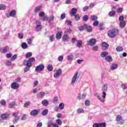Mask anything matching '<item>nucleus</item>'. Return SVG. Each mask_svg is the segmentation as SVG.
I'll list each match as a JSON object with an SVG mask.
<instances>
[{
	"label": "nucleus",
	"instance_id": "13",
	"mask_svg": "<svg viewBox=\"0 0 127 127\" xmlns=\"http://www.w3.org/2000/svg\"><path fill=\"white\" fill-rule=\"evenodd\" d=\"M38 114H39V110L34 109L30 112V116H33V117H35V116H37Z\"/></svg>",
	"mask_w": 127,
	"mask_h": 127
},
{
	"label": "nucleus",
	"instance_id": "32",
	"mask_svg": "<svg viewBox=\"0 0 127 127\" xmlns=\"http://www.w3.org/2000/svg\"><path fill=\"white\" fill-rule=\"evenodd\" d=\"M84 110L83 108H79L77 110L76 112L77 114H82L84 113Z\"/></svg>",
	"mask_w": 127,
	"mask_h": 127
},
{
	"label": "nucleus",
	"instance_id": "27",
	"mask_svg": "<svg viewBox=\"0 0 127 127\" xmlns=\"http://www.w3.org/2000/svg\"><path fill=\"white\" fill-rule=\"evenodd\" d=\"M48 71L49 72H51L52 71H53V66L51 64H48L47 67Z\"/></svg>",
	"mask_w": 127,
	"mask_h": 127
},
{
	"label": "nucleus",
	"instance_id": "46",
	"mask_svg": "<svg viewBox=\"0 0 127 127\" xmlns=\"http://www.w3.org/2000/svg\"><path fill=\"white\" fill-rule=\"evenodd\" d=\"M38 95L40 98H43L45 96V92H40Z\"/></svg>",
	"mask_w": 127,
	"mask_h": 127
},
{
	"label": "nucleus",
	"instance_id": "51",
	"mask_svg": "<svg viewBox=\"0 0 127 127\" xmlns=\"http://www.w3.org/2000/svg\"><path fill=\"white\" fill-rule=\"evenodd\" d=\"M0 103L2 106H5V105H6V101L4 100H1Z\"/></svg>",
	"mask_w": 127,
	"mask_h": 127
},
{
	"label": "nucleus",
	"instance_id": "10",
	"mask_svg": "<svg viewBox=\"0 0 127 127\" xmlns=\"http://www.w3.org/2000/svg\"><path fill=\"white\" fill-rule=\"evenodd\" d=\"M106 123H95L93 125V127H106Z\"/></svg>",
	"mask_w": 127,
	"mask_h": 127
},
{
	"label": "nucleus",
	"instance_id": "15",
	"mask_svg": "<svg viewBox=\"0 0 127 127\" xmlns=\"http://www.w3.org/2000/svg\"><path fill=\"white\" fill-rule=\"evenodd\" d=\"M63 35V32L62 31L58 32L56 35V37L57 39H58V40H60V39L61 38V37Z\"/></svg>",
	"mask_w": 127,
	"mask_h": 127
},
{
	"label": "nucleus",
	"instance_id": "63",
	"mask_svg": "<svg viewBox=\"0 0 127 127\" xmlns=\"http://www.w3.org/2000/svg\"><path fill=\"white\" fill-rule=\"evenodd\" d=\"M13 117H14V118H19L18 116V113H14L12 115Z\"/></svg>",
	"mask_w": 127,
	"mask_h": 127
},
{
	"label": "nucleus",
	"instance_id": "1",
	"mask_svg": "<svg viewBox=\"0 0 127 127\" xmlns=\"http://www.w3.org/2000/svg\"><path fill=\"white\" fill-rule=\"evenodd\" d=\"M118 33H119V30L117 29H113L108 31V35L110 38H114L118 35Z\"/></svg>",
	"mask_w": 127,
	"mask_h": 127
},
{
	"label": "nucleus",
	"instance_id": "41",
	"mask_svg": "<svg viewBox=\"0 0 127 127\" xmlns=\"http://www.w3.org/2000/svg\"><path fill=\"white\" fill-rule=\"evenodd\" d=\"M82 44H83V42L82 40H79L77 41V47H81L82 46Z\"/></svg>",
	"mask_w": 127,
	"mask_h": 127
},
{
	"label": "nucleus",
	"instance_id": "47",
	"mask_svg": "<svg viewBox=\"0 0 127 127\" xmlns=\"http://www.w3.org/2000/svg\"><path fill=\"white\" fill-rule=\"evenodd\" d=\"M56 123L57 124V125L58 126H61V125H62V121L60 119H57L56 120Z\"/></svg>",
	"mask_w": 127,
	"mask_h": 127
},
{
	"label": "nucleus",
	"instance_id": "49",
	"mask_svg": "<svg viewBox=\"0 0 127 127\" xmlns=\"http://www.w3.org/2000/svg\"><path fill=\"white\" fill-rule=\"evenodd\" d=\"M31 56H32V53L31 52H28L26 54V58H29Z\"/></svg>",
	"mask_w": 127,
	"mask_h": 127
},
{
	"label": "nucleus",
	"instance_id": "22",
	"mask_svg": "<svg viewBox=\"0 0 127 127\" xmlns=\"http://www.w3.org/2000/svg\"><path fill=\"white\" fill-rule=\"evenodd\" d=\"M101 46L104 48H109L110 45L107 42H103L101 44Z\"/></svg>",
	"mask_w": 127,
	"mask_h": 127
},
{
	"label": "nucleus",
	"instance_id": "2",
	"mask_svg": "<svg viewBox=\"0 0 127 127\" xmlns=\"http://www.w3.org/2000/svg\"><path fill=\"white\" fill-rule=\"evenodd\" d=\"M34 61H35V58H30L28 61H24L23 63H26L28 65H29L30 66H32V64H33L32 62H34Z\"/></svg>",
	"mask_w": 127,
	"mask_h": 127
},
{
	"label": "nucleus",
	"instance_id": "61",
	"mask_svg": "<svg viewBox=\"0 0 127 127\" xmlns=\"http://www.w3.org/2000/svg\"><path fill=\"white\" fill-rule=\"evenodd\" d=\"M125 19V17L124 16L121 15L119 17V21L122 22V21H125L124 20Z\"/></svg>",
	"mask_w": 127,
	"mask_h": 127
},
{
	"label": "nucleus",
	"instance_id": "33",
	"mask_svg": "<svg viewBox=\"0 0 127 127\" xmlns=\"http://www.w3.org/2000/svg\"><path fill=\"white\" fill-rule=\"evenodd\" d=\"M68 39H69V37H68V35L64 34L63 38V41H68Z\"/></svg>",
	"mask_w": 127,
	"mask_h": 127
},
{
	"label": "nucleus",
	"instance_id": "9",
	"mask_svg": "<svg viewBox=\"0 0 127 127\" xmlns=\"http://www.w3.org/2000/svg\"><path fill=\"white\" fill-rule=\"evenodd\" d=\"M86 96L87 94L83 93L82 95L79 93L78 95L77 99H78L79 101H81V100H85V99H86Z\"/></svg>",
	"mask_w": 127,
	"mask_h": 127
},
{
	"label": "nucleus",
	"instance_id": "35",
	"mask_svg": "<svg viewBox=\"0 0 127 127\" xmlns=\"http://www.w3.org/2000/svg\"><path fill=\"white\" fill-rule=\"evenodd\" d=\"M115 14H116V11H111L109 13V15L111 17H113V16H115Z\"/></svg>",
	"mask_w": 127,
	"mask_h": 127
},
{
	"label": "nucleus",
	"instance_id": "5",
	"mask_svg": "<svg viewBox=\"0 0 127 127\" xmlns=\"http://www.w3.org/2000/svg\"><path fill=\"white\" fill-rule=\"evenodd\" d=\"M62 74V69L59 68L57 70L56 73H55L54 74V77L56 79H57L58 77H60Z\"/></svg>",
	"mask_w": 127,
	"mask_h": 127
},
{
	"label": "nucleus",
	"instance_id": "62",
	"mask_svg": "<svg viewBox=\"0 0 127 127\" xmlns=\"http://www.w3.org/2000/svg\"><path fill=\"white\" fill-rule=\"evenodd\" d=\"M98 24H99V21H97V20H96L95 21H94V22H93V25L94 26H98Z\"/></svg>",
	"mask_w": 127,
	"mask_h": 127
},
{
	"label": "nucleus",
	"instance_id": "50",
	"mask_svg": "<svg viewBox=\"0 0 127 127\" xmlns=\"http://www.w3.org/2000/svg\"><path fill=\"white\" fill-rule=\"evenodd\" d=\"M45 16V13L44 12H40L39 13V16L40 17H44Z\"/></svg>",
	"mask_w": 127,
	"mask_h": 127
},
{
	"label": "nucleus",
	"instance_id": "30",
	"mask_svg": "<svg viewBox=\"0 0 127 127\" xmlns=\"http://www.w3.org/2000/svg\"><path fill=\"white\" fill-rule=\"evenodd\" d=\"M33 40V37L29 38L27 39V43L29 45L32 44V41Z\"/></svg>",
	"mask_w": 127,
	"mask_h": 127
},
{
	"label": "nucleus",
	"instance_id": "56",
	"mask_svg": "<svg viewBox=\"0 0 127 127\" xmlns=\"http://www.w3.org/2000/svg\"><path fill=\"white\" fill-rule=\"evenodd\" d=\"M48 18H49V22H50V21H52L54 20V16L51 15V16L48 17Z\"/></svg>",
	"mask_w": 127,
	"mask_h": 127
},
{
	"label": "nucleus",
	"instance_id": "19",
	"mask_svg": "<svg viewBox=\"0 0 127 127\" xmlns=\"http://www.w3.org/2000/svg\"><path fill=\"white\" fill-rule=\"evenodd\" d=\"M105 60L107 62H112L113 61V58L111 56H107L105 57Z\"/></svg>",
	"mask_w": 127,
	"mask_h": 127
},
{
	"label": "nucleus",
	"instance_id": "34",
	"mask_svg": "<svg viewBox=\"0 0 127 127\" xmlns=\"http://www.w3.org/2000/svg\"><path fill=\"white\" fill-rule=\"evenodd\" d=\"M91 20H92V21H95L96 20H97L98 19V16H97L96 15H92L91 16Z\"/></svg>",
	"mask_w": 127,
	"mask_h": 127
},
{
	"label": "nucleus",
	"instance_id": "31",
	"mask_svg": "<svg viewBox=\"0 0 127 127\" xmlns=\"http://www.w3.org/2000/svg\"><path fill=\"white\" fill-rule=\"evenodd\" d=\"M111 69L112 70V71H114V70H116V69H118V64H113L111 66Z\"/></svg>",
	"mask_w": 127,
	"mask_h": 127
},
{
	"label": "nucleus",
	"instance_id": "42",
	"mask_svg": "<svg viewBox=\"0 0 127 127\" xmlns=\"http://www.w3.org/2000/svg\"><path fill=\"white\" fill-rule=\"evenodd\" d=\"M53 103V104H57V103H58V97L57 96L54 98Z\"/></svg>",
	"mask_w": 127,
	"mask_h": 127
},
{
	"label": "nucleus",
	"instance_id": "18",
	"mask_svg": "<svg viewBox=\"0 0 127 127\" xmlns=\"http://www.w3.org/2000/svg\"><path fill=\"white\" fill-rule=\"evenodd\" d=\"M78 76V72H76L74 75L73 77H72V81H71V85H73L74 83L76 81V80L77 79V77Z\"/></svg>",
	"mask_w": 127,
	"mask_h": 127
},
{
	"label": "nucleus",
	"instance_id": "26",
	"mask_svg": "<svg viewBox=\"0 0 127 127\" xmlns=\"http://www.w3.org/2000/svg\"><path fill=\"white\" fill-rule=\"evenodd\" d=\"M77 10H78L76 9V8H72L71 10V14H72V15H76V13H77Z\"/></svg>",
	"mask_w": 127,
	"mask_h": 127
},
{
	"label": "nucleus",
	"instance_id": "16",
	"mask_svg": "<svg viewBox=\"0 0 127 127\" xmlns=\"http://www.w3.org/2000/svg\"><path fill=\"white\" fill-rule=\"evenodd\" d=\"M116 121L120 124H123V118L121 115H118L117 116Z\"/></svg>",
	"mask_w": 127,
	"mask_h": 127
},
{
	"label": "nucleus",
	"instance_id": "11",
	"mask_svg": "<svg viewBox=\"0 0 127 127\" xmlns=\"http://www.w3.org/2000/svg\"><path fill=\"white\" fill-rule=\"evenodd\" d=\"M11 89L13 90H17L19 88V84H17L16 82H14L11 85Z\"/></svg>",
	"mask_w": 127,
	"mask_h": 127
},
{
	"label": "nucleus",
	"instance_id": "39",
	"mask_svg": "<svg viewBox=\"0 0 127 127\" xmlns=\"http://www.w3.org/2000/svg\"><path fill=\"white\" fill-rule=\"evenodd\" d=\"M42 104L43 105V106H48V101H47V100H44L42 101Z\"/></svg>",
	"mask_w": 127,
	"mask_h": 127
},
{
	"label": "nucleus",
	"instance_id": "40",
	"mask_svg": "<svg viewBox=\"0 0 127 127\" xmlns=\"http://www.w3.org/2000/svg\"><path fill=\"white\" fill-rule=\"evenodd\" d=\"M59 108L60 110H64V108H65V105H64V103H61L59 106Z\"/></svg>",
	"mask_w": 127,
	"mask_h": 127
},
{
	"label": "nucleus",
	"instance_id": "58",
	"mask_svg": "<svg viewBox=\"0 0 127 127\" xmlns=\"http://www.w3.org/2000/svg\"><path fill=\"white\" fill-rule=\"evenodd\" d=\"M18 37L19 39H23V33H19L18 35Z\"/></svg>",
	"mask_w": 127,
	"mask_h": 127
},
{
	"label": "nucleus",
	"instance_id": "7",
	"mask_svg": "<svg viewBox=\"0 0 127 127\" xmlns=\"http://www.w3.org/2000/svg\"><path fill=\"white\" fill-rule=\"evenodd\" d=\"M36 31L37 32L40 31V30L42 29V26H41V22L39 21H36Z\"/></svg>",
	"mask_w": 127,
	"mask_h": 127
},
{
	"label": "nucleus",
	"instance_id": "53",
	"mask_svg": "<svg viewBox=\"0 0 127 127\" xmlns=\"http://www.w3.org/2000/svg\"><path fill=\"white\" fill-rule=\"evenodd\" d=\"M65 23H66L67 25H68V26L72 25V21L68 20L65 21Z\"/></svg>",
	"mask_w": 127,
	"mask_h": 127
},
{
	"label": "nucleus",
	"instance_id": "8",
	"mask_svg": "<svg viewBox=\"0 0 127 127\" xmlns=\"http://www.w3.org/2000/svg\"><path fill=\"white\" fill-rule=\"evenodd\" d=\"M15 14H16V12L14 10H13L6 14V17L8 18L13 17V16H15Z\"/></svg>",
	"mask_w": 127,
	"mask_h": 127
},
{
	"label": "nucleus",
	"instance_id": "44",
	"mask_svg": "<svg viewBox=\"0 0 127 127\" xmlns=\"http://www.w3.org/2000/svg\"><path fill=\"white\" fill-rule=\"evenodd\" d=\"M15 106V102H11L9 104V108L10 109H12L13 107Z\"/></svg>",
	"mask_w": 127,
	"mask_h": 127
},
{
	"label": "nucleus",
	"instance_id": "45",
	"mask_svg": "<svg viewBox=\"0 0 127 127\" xmlns=\"http://www.w3.org/2000/svg\"><path fill=\"white\" fill-rule=\"evenodd\" d=\"M47 114H48V110L45 109L43 111L42 115V116H46Z\"/></svg>",
	"mask_w": 127,
	"mask_h": 127
},
{
	"label": "nucleus",
	"instance_id": "25",
	"mask_svg": "<svg viewBox=\"0 0 127 127\" xmlns=\"http://www.w3.org/2000/svg\"><path fill=\"white\" fill-rule=\"evenodd\" d=\"M54 123L52 120H50L48 122V127H53Z\"/></svg>",
	"mask_w": 127,
	"mask_h": 127
},
{
	"label": "nucleus",
	"instance_id": "23",
	"mask_svg": "<svg viewBox=\"0 0 127 127\" xmlns=\"http://www.w3.org/2000/svg\"><path fill=\"white\" fill-rule=\"evenodd\" d=\"M87 28V24H85L81 26L78 27L79 30L80 31H82V30H86V28Z\"/></svg>",
	"mask_w": 127,
	"mask_h": 127
},
{
	"label": "nucleus",
	"instance_id": "43",
	"mask_svg": "<svg viewBox=\"0 0 127 127\" xmlns=\"http://www.w3.org/2000/svg\"><path fill=\"white\" fill-rule=\"evenodd\" d=\"M83 21H88L89 20V16L85 15L83 17Z\"/></svg>",
	"mask_w": 127,
	"mask_h": 127
},
{
	"label": "nucleus",
	"instance_id": "54",
	"mask_svg": "<svg viewBox=\"0 0 127 127\" xmlns=\"http://www.w3.org/2000/svg\"><path fill=\"white\" fill-rule=\"evenodd\" d=\"M64 59V56H60V57H59L58 58V61L60 62H62V61H63V60Z\"/></svg>",
	"mask_w": 127,
	"mask_h": 127
},
{
	"label": "nucleus",
	"instance_id": "55",
	"mask_svg": "<svg viewBox=\"0 0 127 127\" xmlns=\"http://www.w3.org/2000/svg\"><path fill=\"white\" fill-rule=\"evenodd\" d=\"M1 51L2 53H6L7 52V49L6 48H3L1 49Z\"/></svg>",
	"mask_w": 127,
	"mask_h": 127
},
{
	"label": "nucleus",
	"instance_id": "52",
	"mask_svg": "<svg viewBox=\"0 0 127 127\" xmlns=\"http://www.w3.org/2000/svg\"><path fill=\"white\" fill-rule=\"evenodd\" d=\"M40 9H41V7L40 6L36 7L35 8V12H38Z\"/></svg>",
	"mask_w": 127,
	"mask_h": 127
},
{
	"label": "nucleus",
	"instance_id": "57",
	"mask_svg": "<svg viewBox=\"0 0 127 127\" xmlns=\"http://www.w3.org/2000/svg\"><path fill=\"white\" fill-rule=\"evenodd\" d=\"M65 17H66V13H63L61 15V19H64Z\"/></svg>",
	"mask_w": 127,
	"mask_h": 127
},
{
	"label": "nucleus",
	"instance_id": "14",
	"mask_svg": "<svg viewBox=\"0 0 127 127\" xmlns=\"http://www.w3.org/2000/svg\"><path fill=\"white\" fill-rule=\"evenodd\" d=\"M9 117V115L7 114H3L1 115V119L2 120H8V118Z\"/></svg>",
	"mask_w": 127,
	"mask_h": 127
},
{
	"label": "nucleus",
	"instance_id": "37",
	"mask_svg": "<svg viewBox=\"0 0 127 127\" xmlns=\"http://www.w3.org/2000/svg\"><path fill=\"white\" fill-rule=\"evenodd\" d=\"M74 16V18L76 21H78V20H80V15L78 14H75L73 15Z\"/></svg>",
	"mask_w": 127,
	"mask_h": 127
},
{
	"label": "nucleus",
	"instance_id": "28",
	"mask_svg": "<svg viewBox=\"0 0 127 127\" xmlns=\"http://www.w3.org/2000/svg\"><path fill=\"white\" fill-rule=\"evenodd\" d=\"M73 59H74V56L72 54H70L67 56V60L68 61H72Z\"/></svg>",
	"mask_w": 127,
	"mask_h": 127
},
{
	"label": "nucleus",
	"instance_id": "3",
	"mask_svg": "<svg viewBox=\"0 0 127 127\" xmlns=\"http://www.w3.org/2000/svg\"><path fill=\"white\" fill-rule=\"evenodd\" d=\"M102 97L100 95H98L97 98L99 100V101H101L102 103H105V100H104V99H106V96H107V92H102Z\"/></svg>",
	"mask_w": 127,
	"mask_h": 127
},
{
	"label": "nucleus",
	"instance_id": "12",
	"mask_svg": "<svg viewBox=\"0 0 127 127\" xmlns=\"http://www.w3.org/2000/svg\"><path fill=\"white\" fill-rule=\"evenodd\" d=\"M23 64L24 66H26V67L24 68V73H26V72H28L30 70V67H31V65H30L28 64L27 65V64H26L25 63L23 62Z\"/></svg>",
	"mask_w": 127,
	"mask_h": 127
},
{
	"label": "nucleus",
	"instance_id": "60",
	"mask_svg": "<svg viewBox=\"0 0 127 127\" xmlns=\"http://www.w3.org/2000/svg\"><path fill=\"white\" fill-rule=\"evenodd\" d=\"M18 121H19V117L15 118L13 124H17V123H18Z\"/></svg>",
	"mask_w": 127,
	"mask_h": 127
},
{
	"label": "nucleus",
	"instance_id": "38",
	"mask_svg": "<svg viewBox=\"0 0 127 127\" xmlns=\"http://www.w3.org/2000/svg\"><path fill=\"white\" fill-rule=\"evenodd\" d=\"M6 8V6L3 4H0V10H4Z\"/></svg>",
	"mask_w": 127,
	"mask_h": 127
},
{
	"label": "nucleus",
	"instance_id": "21",
	"mask_svg": "<svg viewBox=\"0 0 127 127\" xmlns=\"http://www.w3.org/2000/svg\"><path fill=\"white\" fill-rule=\"evenodd\" d=\"M85 30L88 31V32H92V31H93V28H92V26L87 25Z\"/></svg>",
	"mask_w": 127,
	"mask_h": 127
},
{
	"label": "nucleus",
	"instance_id": "4",
	"mask_svg": "<svg viewBox=\"0 0 127 127\" xmlns=\"http://www.w3.org/2000/svg\"><path fill=\"white\" fill-rule=\"evenodd\" d=\"M44 68H45L44 64H41L36 67L35 71L36 72H41L44 70Z\"/></svg>",
	"mask_w": 127,
	"mask_h": 127
},
{
	"label": "nucleus",
	"instance_id": "48",
	"mask_svg": "<svg viewBox=\"0 0 127 127\" xmlns=\"http://www.w3.org/2000/svg\"><path fill=\"white\" fill-rule=\"evenodd\" d=\"M30 101L26 102L24 105V108H27L29 106H30Z\"/></svg>",
	"mask_w": 127,
	"mask_h": 127
},
{
	"label": "nucleus",
	"instance_id": "64",
	"mask_svg": "<svg viewBox=\"0 0 127 127\" xmlns=\"http://www.w3.org/2000/svg\"><path fill=\"white\" fill-rule=\"evenodd\" d=\"M72 32V30L71 29H67L64 31V33L67 34V33H71Z\"/></svg>",
	"mask_w": 127,
	"mask_h": 127
},
{
	"label": "nucleus",
	"instance_id": "36",
	"mask_svg": "<svg viewBox=\"0 0 127 127\" xmlns=\"http://www.w3.org/2000/svg\"><path fill=\"white\" fill-rule=\"evenodd\" d=\"M116 50L118 52H121L124 51V48L122 46H118L116 48Z\"/></svg>",
	"mask_w": 127,
	"mask_h": 127
},
{
	"label": "nucleus",
	"instance_id": "59",
	"mask_svg": "<svg viewBox=\"0 0 127 127\" xmlns=\"http://www.w3.org/2000/svg\"><path fill=\"white\" fill-rule=\"evenodd\" d=\"M99 49V46H94L92 47V50L94 51H97Z\"/></svg>",
	"mask_w": 127,
	"mask_h": 127
},
{
	"label": "nucleus",
	"instance_id": "17",
	"mask_svg": "<svg viewBox=\"0 0 127 127\" xmlns=\"http://www.w3.org/2000/svg\"><path fill=\"white\" fill-rule=\"evenodd\" d=\"M109 55V53L108 52H101L100 54V56L101 58H105V57H107Z\"/></svg>",
	"mask_w": 127,
	"mask_h": 127
},
{
	"label": "nucleus",
	"instance_id": "29",
	"mask_svg": "<svg viewBox=\"0 0 127 127\" xmlns=\"http://www.w3.org/2000/svg\"><path fill=\"white\" fill-rule=\"evenodd\" d=\"M126 25H127V23H126V21L120 22V27L121 28H124V27H125L126 26Z\"/></svg>",
	"mask_w": 127,
	"mask_h": 127
},
{
	"label": "nucleus",
	"instance_id": "24",
	"mask_svg": "<svg viewBox=\"0 0 127 127\" xmlns=\"http://www.w3.org/2000/svg\"><path fill=\"white\" fill-rule=\"evenodd\" d=\"M21 46L22 49H26L28 47V45L25 42L22 43Z\"/></svg>",
	"mask_w": 127,
	"mask_h": 127
},
{
	"label": "nucleus",
	"instance_id": "20",
	"mask_svg": "<svg viewBox=\"0 0 127 127\" xmlns=\"http://www.w3.org/2000/svg\"><path fill=\"white\" fill-rule=\"evenodd\" d=\"M108 91V84L103 85L102 88V92H107Z\"/></svg>",
	"mask_w": 127,
	"mask_h": 127
},
{
	"label": "nucleus",
	"instance_id": "6",
	"mask_svg": "<svg viewBox=\"0 0 127 127\" xmlns=\"http://www.w3.org/2000/svg\"><path fill=\"white\" fill-rule=\"evenodd\" d=\"M97 43V40L96 39H90L89 41L87 42V45H90V46H93Z\"/></svg>",
	"mask_w": 127,
	"mask_h": 127
}]
</instances>
